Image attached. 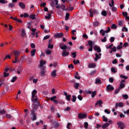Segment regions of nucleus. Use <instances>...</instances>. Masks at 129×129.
<instances>
[{
    "mask_svg": "<svg viewBox=\"0 0 129 129\" xmlns=\"http://www.w3.org/2000/svg\"><path fill=\"white\" fill-rule=\"evenodd\" d=\"M41 71H40V74L41 76H45V75H46V70L45 69V67H43L41 68Z\"/></svg>",
    "mask_w": 129,
    "mask_h": 129,
    "instance_id": "7",
    "label": "nucleus"
},
{
    "mask_svg": "<svg viewBox=\"0 0 129 129\" xmlns=\"http://www.w3.org/2000/svg\"><path fill=\"white\" fill-rule=\"evenodd\" d=\"M88 45L90 47H93V42H92V41L91 40H89L88 42Z\"/></svg>",
    "mask_w": 129,
    "mask_h": 129,
    "instance_id": "33",
    "label": "nucleus"
},
{
    "mask_svg": "<svg viewBox=\"0 0 129 129\" xmlns=\"http://www.w3.org/2000/svg\"><path fill=\"white\" fill-rule=\"evenodd\" d=\"M114 88L111 86V85H108L106 87V90L107 91H110L111 90H114Z\"/></svg>",
    "mask_w": 129,
    "mask_h": 129,
    "instance_id": "8",
    "label": "nucleus"
},
{
    "mask_svg": "<svg viewBox=\"0 0 129 129\" xmlns=\"http://www.w3.org/2000/svg\"><path fill=\"white\" fill-rule=\"evenodd\" d=\"M69 17H70V14H69V13H67L65 17L66 21H68V20H69Z\"/></svg>",
    "mask_w": 129,
    "mask_h": 129,
    "instance_id": "28",
    "label": "nucleus"
},
{
    "mask_svg": "<svg viewBox=\"0 0 129 129\" xmlns=\"http://www.w3.org/2000/svg\"><path fill=\"white\" fill-rule=\"evenodd\" d=\"M29 18L30 19H32V20H35L36 19V15L35 14L30 15Z\"/></svg>",
    "mask_w": 129,
    "mask_h": 129,
    "instance_id": "32",
    "label": "nucleus"
},
{
    "mask_svg": "<svg viewBox=\"0 0 129 129\" xmlns=\"http://www.w3.org/2000/svg\"><path fill=\"white\" fill-rule=\"evenodd\" d=\"M17 79H18V78H17V77H13L12 79L11 80V82L12 83L15 82Z\"/></svg>",
    "mask_w": 129,
    "mask_h": 129,
    "instance_id": "40",
    "label": "nucleus"
},
{
    "mask_svg": "<svg viewBox=\"0 0 129 129\" xmlns=\"http://www.w3.org/2000/svg\"><path fill=\"white\" fill-rule=\"evenodd\" d=\"M45 64H46V61L41 60L40 63V67H41V68H43V67H44L43 65H45Z\"/></svg>",
    "mask_w": 129,
    "mask_h": 129,
    "instance_id": "18",
    "label": "nucleus"
},
{
    "mask_svg": "<svg viewBox=\"0 0 129 129\" xmlns=\"http://www.w3.org/2000/svg\"><path fill=\"white\" fill-rule=\"evenodd\" d=\"M30 47H31L32 49H35V48H36V45H35V44L34 43H31Z\"/></svg>",
    "mask_w": 129,
    "mask_h": 129,
    "instance_id": "61",
    "label": "nucleus"
},
{
    "mask_svg": "<svg viewBox=\"0 0 129 129\" xmlns=\"http://www.w3.org/2000/svg\"><path fill=\"white\" fill-rule=\"evenodd\" d=\"M95 67H96V64H95L94 63H90L88 65L89 68H95Z\"/></svg>",
    "mask_w": 129,
    "mask_h": 129,
    "instance_id": "16",
    "label": "nucleus"
},
{
    "mask_svg": "<svg viewBox=\"0 0 129 129\" xmlns=\"http://www.w3.org/2000/svg\"><path fill=\"white\" fill-rule=\"evenodd\" d=\"M64 34L62 33H58L54 35V37L57 39L58 38H62V37H63Z\"/></svg>",
    "mask_w": 129,
    "mask_h": 129,
    "instance_id": "6",
    "label": "nucleus"
},
{
    "mask_svg": "<svg viewBox=\"0 0 129 129\" xmlns=\"http://www.w3.org/2000/svg\"><path fill=\"white\" fill-rule=\"evenodd\" d=\"M123 107V103L120 102L118 103H116L115 105V108L117 109V107Z\"/></svg>",
    "mask_w": 129,
    "mask_h": 129,
    "instance_id": "10",
    "label": "nucleus"
},
{
    "mask_svg": "<svg viewBox=\"0 0 129 129\" xmlns=\"http://www.w3.org/2000/svg\"><path fill=\"white\" fill-rule=\"evenodd\" d=\"M86 116H87V115L86 114V113H80L78 114V118H84V117H86Z\"/></svg>",
    "mask_w": 129,
    "mask_h": 129,
    "instance_id": "11",
    "label": "nucleus"
},
{
    "mask_svg": "<svg viewBox=\"0 0 129 129\" xmlns=\"http://www.w3.org/2000/svg\"><path fill=\"white\" fill-rule=\"evenodd\" d=\"M99 25V22L98 21H95L94 23H93V26L94 27H98Z\"/></svg>",
    "mask_w": 129,
    "mask_h": 129,
    "instance_id": "23",
    "label": "nucleus"
},
{
    "mask_svg": "<svg viewBox=\"0 0 129 129\" xmlns=\"http://www.w3.org/2000/svg\"><path fill=\"white\" fill-rule=\"evenodd\" d=\"M84 127L85 128H86V129L88 128V122H85L84 123Z\"/></svg>",
    "mask_w": 129,
    "mask_h": 129,
    "instance_id": "52",
    "label": "nucleus"
},
{
    "mask_svg": "<svg viewBox=\"0 0 129 129\" xmlns=\"http://www.w3.org/2000/svg\"><path fill=\"white\" fill-rule=\"evenodd\" d=\"M60 9L62 10V11H67V9H66V6L64 5H60Z\"/></svg>",
    "mask_w": 129,
    "mask_h": 129,
    "instance_id": "22",
    "label": "nucleus"
},
{
    "mask_svg": "<svg viewBox=\"0 0 129 129\" xmlns=\"http://www.w3.org/2000/svg\"><path fill=\"white\" fill-rule=\"evenodd\" d=\"M104 112H105V113H107V114H109L110 113V111L107 109L104 110Z\"/></svg>",
    "mask_w": 129,
    "mask_h": 129,
    "instance_id": "60",
    "label": "nucleus"
},
{
    "mask_svg": "<svg viewBox=\"0 0 129 129\" xmlns=\"http://www.w3.org/2000/svg\"><path fill=\"white\" fill-rule=\"evenodd\" d=\"M19 6L22 9V10H25V9H26V5L24 3L20 2L19 3Z\"/></svg>",
    "mask_w": 129,
    "mask_h": 129,
    "instance_id": "12",
    "label": "nucleus"
},
{
    "mask_svg": "<svg viewBox=\"0 0 129 129\" xmlns=\"http://www.w3.org/2000/svg\"><path fill=\"white\" fill-rule=\"evenodd\" d=\"M117 124L118 125V127H120L121 129H124V127H125V124L121 121L118 122Z\"/></svg>",
    "mask_w": 129,
    "mask_h": 129,
    "instance_id": "3",
    "label": "nucleus"
},
{
    "mask_svg": "<svg viewBox=\"0 0 129 129\" xmlns=\"http://www.w3.org/2000/svg\"><path fill=\"white\" fill-rule=\"evenodd\" d=\"M112 64H117V59L115 58L112 61Z\"/></svg>",
    "mask_w": 129,
    "mask_h": 129,
    "instance_id": "59",
    "label": "nucleus"
},
{
    "mask_svg": "<svg viewBox=\"0 0 129 129\" xmlns=\"http://www.w3.org/2000/svg\"><path fill=\"white\" fill-rule=\"evenodd\" d=\"M69 52L67 51L66 50H64L62 52L61 55L62 57H68V56H69Z\"/></svg>",
    "mask_w": 129,
    "mask_h": 129,
    "instance_id": "5",
    "label": "nucleus"
},
{
    "mask_svg": "<svg viewBox=\"0 0 129 129\" xmlns=\"http://www.w3.org/2000/svg\"><path fill=\"white\" fill-rule=\"evenodd\" d=\"M114 40H115V38H114V37H111L110 38L111 43H113V42H114Z\"/></svg>",
    "mask_w": 129,
    "mask_h": 129,
    "instance_id": "58",
    "label": "nucleus"
},
{
    "mask_svg": "<svg viewBox=\"0 0 129 129\" xmlns=\"http://www.w3.org/2000/svg\"><path fill=\"white\" fill-rule=\"evenodd\" d=\"M54 45L51 44V43L48 44V49H53Z\"/></svg>",
    "mask_w": 129,
    "mask_h": 129,
    "instance_id": "45",
    "label": "nucleus"
},
{
    "mask_svg": "<svg viewBox=\"0 0 129 129\" xmlns=\"http://www.w3.org/2000/svg\"><path fill=\"white\" fill-rule=\"evenodd\" d=\"M68 68L70 69V68H72V69H74V66H73V64H70L68 66Z\"/></svg>",
    "mask_w": 129,
    "mask_h": 129,
    "instance_id": "56",
    "label": "nucleus"
},
{
    "mask_svg": "<svg viewBox=\"0 0 129 129\" xmlns=\"http://www.w3.org/2000/svg\"><path fill=\"white\" fill-rule=\"evenodd\" d=\"M105 34H107V33H109L110 32V27H108V30L104 31Z\"/></svg>",
    "mask_w": 129,
    "mask_h": 129,
    "instance_id": "51",
    "label": "nucleus"
},
{
    "mask_svg": "<svg viewBox=\"0 0 129 129\" xmlns=\"http://www.w3.org/2000/svg\"><path fill=\"white\" fill-rule=\"evenodd\" d=\"M122 14L123 17H125V18H126V17H127V13L126 12H122Z\"/></svg>",
    "mask_w": 129,
    "mask_h": 129,
    "instance_id": "64",
    "label": "nucleus"
},
{
    "mask_svg": "<svg viewBox=\"0 0 129 129\" xmlns=\"http://www.w3.org/2000/svg\"><path fill=\"white\" fill-rule=\"evenodd\" d=\"M14 21H16V22H17L18 23H20V24H22V23H23V22L22 21V20H21V19H18L17 17L15 18Z\"/></svg>",
    "mask_w": 129,
    "mask_h": 129,
    "instance_id": "26",
    "label": "nucleus"
},
{
    "mask_svg": "<svg viewBox=\"0 0 129 129\" xmlns=\"http://www.w3.org/2000/svg\"><path fill=\"white\" fill-rule=\"evenodd\" d=\"M118 25L120 26V27H122V25H123L122 21H118Z\"/></svg>",
    "mask_w": 129,
    "mask_h": 129,
    "instance_id": "63",
    "label": "nucleus"
},
{
    "mask_svg": "<svg viewBox=\"0 0 129 129\" xmlns=\"http://www.w3.org/2000/svg\"><path fill=\"white\" fill-rule=\"evenodd\" d=\"M111 71L113 73H116V71L115 70V68H112L111 69Z\"/></svg>",
    "mask_w": 129,
    "mask_h": 129,
    "instance_id": "55",
    "label": "nucleus"
},
{
    "mask_svg": "<svg viewBox=\"0 0 129 129\" xmlns=\"http://www.w3.org/2000/svg\"><path fill=\"white\" fill-rule=\"evenodd\" d=\"M73 99L72 101L73 102H75L76 101V100L77 99V97L75 95L72 96Z\"/></svg>",
    "mask_w": 129,
    "mask_h": 129,
    "instance_id": "37",
    "label": "nucleus"
},
{
    "mask_svg": "<svg viewBox=\"0 0 129 129\" xmlns=\"http://www.w3.org/2000/svg\"><path fill=\"white\" fill-rule=\"evenodd\" d=\"M78 99H79L81 101L83 99V97L81 96V95H79L78 96Z\"/></svg>",
    "mask_w": 129,
    "mask_h": 129,
    "instance_id": "57",
    "label": "nucleus"
},
{
    "mask_svg": "<svg viewBox=\"0 0 129 129\" xmlns=\"http://www.w3.org/2000/svg\"><path fill=\"white\" fill-rule=\"evenodd\" d=\"M60 49L61 50H63V51H64V50H66V49H67V46H66L65 44L63 45V46L61 47Z\"/></svg>",
    "mask_w": 129,
    "mask_h": 129,
    "instance_id": "48",
    "label": "nucleus"
},
{
    "mask_svg": "<svg viewBox=\"0 0 129 129\" xmlns=\"http://www.w3.org/2000/svg\"><path fill=\"white\" fill-rule=\"evenodd\" d=\"M74 87L76 89H78V88L79 87V83H75Z\"/></svg>",
    "mask_w": 129,
    "mask_h": 129,
    "instance_id": "36",
    "label": "nucleus"
},
{
    "mask_svg": "<svg viewBox=\"0 0 129 129\" xmlns=\"http://www.w3.org/2000/svg\"><path fill=\"white\" fill-rule=\"evenodd\" d=\"M57 71L54 70L52 73H51V76L52 77H55V76H57V75L56 74V72Z\"/></svg>",
    "mask_w": 129,
    "mask_h": 129,
    "instance_id": "27",
    "label": "nucleus"
},
{
    "mask_svg": "<svg viewBox=\"0 0 129 129\" xmlns=\"http://www.w3.org/2000/svg\"><path fill=\"white\" fill-rule=\"evenodd\" d=\"M111 4H109V6L111 7L112 8V7H113V6H114V1L113 0H111Z\"/></svg>",
    "mask_w": 129,
    "mask_h": 129,
    "instance_id": "38",
    "label": "nucleus"
},
{
    "mask_svg": "<svg viewBox=\"0 0 129 129\" xmlns=\"http://www.w3.org/2000/svg\"><path fill=\"white\" fill-rule=\"evenodd\" d=\"M102 16H103V17H106L107 16V13H106V11L105 10H103L101 12Z\"/></svg>",
    "mask_w": 129,
    "mask_h": 129,
    "instance_id": "25",
    "label": "nucleus"
},
{
    "mask_svg": "<svg viewBox=\"0 0 129 129\" xmlns=\"http://www.w3.org/2000/svg\"><path fill=\"white\" fill-rule=\"evenodd\" d=\"M119 91H120V89L118 88L117 89H116L114 91V94H117L119 93Z\"/></svg>",
    "mask_w": 129,
    "mask_h": 129,
    "instance_id": "39",
    "label": "nucleus"
},
{
    "mask_svg": "<svg viewBox=\"0 0 129 129\" xmlns=\"http://www.w3.org/2000/svg\"><path fill=\"white\" fill-rule=\"evenodd\" d=\"M15 7V5L13 3H10L8 5L9 8H11V9H13Z\"/></svg>",
    "mask_w": 129,
    "mask_h": 129,
    "instance_id": "42",
    "label": "nucleus"
},
{
    "mask_svg": "<svg viewBox=\"0 0 129 129\" xmlns=\"http://www.w3.org/2000/svg\"><path fill=\"white\" fill-rule=\"evenodd\" d=\"M111 10L112 12H115L117 11V8H116L115 7H112Z\"/></svg>",
    "mask_w": 129,
    "mask_h": 129,
    "instance_id": "50",
    "label": "nucleus"
},
{
    "mask_svg": "<svg viewBox=\"0 0 129 129\" xmlns=\"http://www.w3.org/2000/svg\"><path fill=\"white\" fill-rule=\"evenodd\" d=\"M53 124H54L53 127H54V128L59 127V122H58L56 121H53Z\"/></svg>",
    "mask_w": 129,
    "mask_h": 129,
    "instance_id": "15",
    "label": "nucleus"
},
{
    "mask_svg": "<svg viewBox=\"0 0 129 129\" xmlns=\"http://www.w3.org/2000/svg\"><path fill=\"white\" fill-rule=\"evenodd\" d=\"M102 117L103 118V120L104 121H105V122H107V121H108V119H107V118L105 117V115H103Z\"/></svg>",
    "mask_w": 129,
    "mask_h": 129,
    "instance_id": "47",
    "label": "nucleus"
},
{
    "mask_svg": "<svg viewBox=\"0 0 129 129\" xmlns=\"http://www.w3.org/2000/svg\"><path fill=\"white\" fill-rule=\"evenodd\" d=\"M25 36H26V31H25L24 29H22L21 37H22V38H24V37H25Z\"/></svg>",
    "mask_w": 129,
    "mask_h": 129,
    "instance_id": "24",
    "label": "nucleus"
},
{
    "mask_svg": "<svg viewBox=\"0 0 129 129\" xmlns=\"http://www.w3.org/2000/svg\"><path fill=\"white\" fill-rule=\"evenodd\" d=\"M71 55H72V56H73V58H76V52H72V53H71Z\"/></svg>",
    "mask_w": 129,
    "mask_h": 129,
    "instance_id": "54",
    "label": "nucleus"
},
{
    "mask_svg": "<svg viewBox=\"0 0 129 129\" xmlns=\"http://www.w3.org/2000/svg\"><path fill=\"white\" fill-rule=\"evenodd\" d=\"M108 126H109V123H106L102 125V128H103V129L106 128V127H108Z\"/></svg>",
    "mask_w": 129,
    "mask_h": 129,
    "instance_id": "19",
    "label": "nucleus"
},
{
    "mask_svg": "<svg viewBox=\"0 0 129 129\" xmlns=\"http://www.w3.org/2000/svg\"><path fill=\"white\" fill-rule=\"evenodd\" d=\"M91 94H92L91 97L92 98H94V97H95V95H96V91H95L92 92Z\"/></svg>",
    "mask_w": 129,
    "mask_h": 129,
    "instance_id": "31",
    "label": "nucleus"
},
{
    "mask_svg": "<svg viewBox=\"0 0 129 129\" xmlns=\"http://www.w3.org/2000/svg\"><path fill=\"white\" fill-rule=\"evenodd\" d=\"M39 106H40V103L39 102H37V105L36 104H33V109L37 110Z\"/></svg>",
    "mask_w": 129,
    "mask_h": 129,
    "instance_id": "13",
    "label": "nucleus"
},
{
    "mask_svg": "<svg viewBox=\"0 0 129 129\" xmlns=\"http://www.w3.org/2000/svg\"><path fill=\"white\" fill-rule=\"evenodd\" d=\"M122 32H128V29H127V28L125 27H123V29H121Z\"/></svg>",
    "mask_w": 129,
    "mask_h": 129,
    "instance_id": "44",
    "label": "nucleus"
},
{
    "mask_svg": "<svg viewBox=\"0 0 129 129\" xmlns=\"http://www.w3.org/2000/svg\"><path fill=\"white\" fill-rule=\"evenodd\" d=\"M120 78L122 79H125V80H126V79H127V78H128V77H126L123 75H120Z\"/></svg>",
    "mask_w": 129,
    "mask_h": 129,
    "instance_id": "29",
    "label": "nucleus"
},
{
    "mask_svg": "<svg viewBox=\"0 0 129 129\" xmlns=\"http://www.w3.org/2000/svg\"><path fill=\"white\" fill-rule=\"evenodd\" d=\"M99 83H101V81L99 79H96L95 80V84H99Z\"/></svg>",
    "mask_w": 129,
    "mask_h": 129,
    "instance_id": "34",
    "label": "nucleus"
},
{
    "mask_svg": "<svg viewBox=\"0 0 129 129\" xmlns=\"http://www.w3.org/2000/svg\"><path fill=\"white\" fill-rule=\"evenodd\" d=\"M51 14H52V13H48V16L45 17V19H46V20H50V19H51Z\"/></svg>",
    "mask_w": 129,
    "mask_h": 129,
    "instance_id": "30",
    "label": "nucleus"
},
{
    "mask_svg": "<svg viewBox=\"0 0 129 129\" xmlns=\"http://www.w3.org/2000/svg\"><path fill=\"white\" fill-rule=\"evenodd\" d=\"M122 96L125 98V99H127V98H128V95H127V94L123 95Z\"/></svg>",
    "mask_w": 129,
    "mask_h": 129,
    "instance_id": "62",
    "label": "nucleus"
},
{
    "mask_svg": "<svg viewBox=\"0 0 129 129\" xmlns=\"http://www.w3.org/2000/svg\"><path fill=\"white\" fill-rule=\"evenodd\" d=\"M73 63L75 65H76L77 64H79V63H80V61H79L78 60H75V59L73 60Z\"/></svg>",
    "mask_w": 129,
    "mask_h": 129,
    "instance_id": "49",
    "label": "nucleus"
},
{
    "mask_svg": "<svg viewBox=\"0 0 129 129\" xmlns=\"http://www.w3.org/2000/svg\"><path fill=\"white\" fill-rule=\"evenodd\" d=\"M95 55V57L94 59L95 61H97V60L100 59L101 57L99 56V55H98V53H96Z\"/></svg>",
    "mask_w": 129,
    "mask_h": 129,
    "instance_id": "17",
    "label": "nucleus"
},
{
    "mask_svg": "<svg viewBox=\"0 0 129 129\" xmlns=\"http://www.w3.org/2000/svg\"><path fill=\"white\" fill-rule=\"evenodd\" d=\"M100 33L102 34V36H105V32H104V30H103V29H101Z\"/></svg>",
    "mask_w": 129,
    "mask_h": 129,
    "instance_id": "46",
    "label": "nucleus"
},
{
    "mask_svg": "<svg viewBox=\"0 0 129 129\" xmlns=\"http://www.w3.org/2000/svg\"><path fill=\"white\" fill-rule=\"evenodd\" d=\"M37 101H38V98L37 97V96H36L35 94L32 93L31 101H32L33 103H35Z\"/></svg>",
    "mask_w": 129,
    "mask_h": 129,
    "instance_id": "4",
    "label": "nucleus"
},
{
    "mask_svg": "<svg viewBox=\"0 0 129 129\" xmlns=\"http://www.w3.org/2000/svg\"><path fill=\"white\" fill-rule=\"evenodd\" d=\"M20 53L21 52L19 50L15 51L14 52V55L15 56V61H13V63H18V62H19V55H20Z\"/></svg>",
    "mask_w": 129,
    "mask_h": 129,
    "instance_id": "1",
    "label": "nucleus"
},
{
    "mask_svg": "<svg viewBox=\"0 0 129 129\" xmlns=\"http://www.w3.org/2000/svg\"><path fill=\"white\" fill-rule=\"evenodd\" d=\"M56 98H57V97L56 96H54L51 98H49V99H50L51 101H53L55 100V99H56Z\"/></svg>",
    "mask_w": 129,
    "mask_h": 129,
    "instance_id": "41",
    "label": "nucleus"
},
{
    "mask_svg": "<svg viewBox=\"0 0 129 129\" xmlns=\"http://www.w3.org/2000/svg\"><path fill=\"white\" fill-rule=\"evenodd\" d=\"M125 86V84H124V83H120V85L118 88H119L120 89H122V88H124Z\"/></svg>",
    "mask_w": 129,
    "mask_h": 129,
    "instance_id": "20",
    "label": "nucleus"
},
{
    "mask_svg": "<svg viewBox=\"0 0 129 129\" xmlns=\"http://www.w3.org/2000/svg\"><path fill=\"white\" fill-rule=\"evenodd\" d=\"M102 103H103L102 101H101V100H100L97 101V102L95 104V105H98L99 104V106H100L101 107H102Z\"/></svg>",
    "mask_w": 129,
    "mask_h": 129,
    "instance_id": "14",
    "label": "nucleus"
},
{
    "mask_svg": "<svg viewBox=\"0 0 129 129\" xmlns=\"http://www.w3.org/2000/svg\"><path fill=\"white\" fill-rule=\"evenodd\" d=\"M31 115L32 116V120L34 121V120H36L37 119V115L36 113H35V111L34 110H32L31 111Z\"/></svg>",
    "mask_w": 129,
    "mask_h": 129,
    "instance_id": "2",
    "label": "nucleus"
},
{
    "mask_svg": "<svg viewBox=\"0 0 129 129\" xmlns=\"http://www.w3.org/2000/svg\"><path fill=\"white\" fill-rule=\"evenodd\" d=\"M71 98V95H69L66 96V99L68 101H70Z\"/></svg>",
    "mask_w": 129,
    "mask_h": 129,
    "instance_id": "35",
    "label": "nucleus"
},
{
    "mask_svg": "<svg viewBox=\"0 0 129 129\" xmlns=\"http://www.w3.org/2000/svg\"><path fill=\"white\" fill-rule=\"evenodd\" d=\"M94 50L95 51H97L98 53H100V52H101V49L99 46H98L97 45L94 46Z\"/></svg>",
    "mask_w": 129,
    "mask_h": 129,
    "instance_id": "9",
    "label": "nucleus"
},
{
    "mask_svg": "<svg viewBox=\"0 0 129 129\" xmlns=\"http://www.w3.org/2000/svg\"><path fill=\"white\" fill-rule=\"evenodd\" d=\"M116 28H117V26H116V25L115 24H113L111 26V28L114 29V30L116 29Z\"/></svg>",
    "mask_w": 129,
    "mask_h": 129,
    "instance_id": "43",
    "label": "nucleus"
},
{
    "mask_svg": "<svg viewBox=\"0 0 129 129\" xmlns=\"http://www.w3.org/2000/svg\"><path fill=\"white\" fill-rule=\"evenodd\" d=\"M107 40L106 39V36H105L103 39H101V42L102 43H105Z\"/></svg>",
    "mask_w": 129,
    "mask_h": 129,
    "instance_id": "53",
    "label": "nucleus"
},
{
    "mask_svg": "<svg viewBox=\"0 0 129 129\" xmlns=\"http://www.w3.org/2000/svg\"><path fill=\"white\" fill-rule=\"evenodd\" d=\"M36 51L37 50L35 49H34L32 50H31V56L32 57H34V56H35Z\"/></svg>",
    "mask_w": 129,
    "mask_h": 129,
    "instance_id": "21",
    "label": "nucleus"
}]
</instances>
